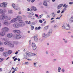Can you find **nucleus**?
Wrapping results in <instances>:
<instances>
[{"label":"nucleus","mask_w":73,"mask_h":73,"mask_svg":"<svg viewBox=\"0 0 73 73\" xmlns=\"http://www.w3.org/2000/svg\"><path fill=\"white\" fill-rule=\"evenodd\" d=\"M27 13L28 14V17L29 18H31L34 15V14L32 12H28Z\"/></svg>","instance_id":"obj_1"},{"label":"nucleus","mask_w":73,"mask_h":73,"mask_svg":"<svg viewBox=\"0 0 73 73\" xmlns=\"http://www.w3.org/2000/svg\"><path fill=\"white\" fill-rule=\"evenodd\" d=\"M13 27L15 28H18L20 27L19 24L18 23L16 22L15 23L13 24Z\"/></svg>","instance_id":"obj_2"},{"label":"nucleus","mask_w":73,"mask_h":73,"mask_svg":"<svg viewBox=\"0 0 73 73\" xmlns=\"http://www.w3.org/2000/svg\"><path fill=\"white\" fill-rule=\"evenodd\" d=\"M2 31L6 33V32H8L9 31V28L7 27H4L3 28Z\"/></svg>","instance_id":"obj_3"},{"label":"nucleus","mask_w":73,"mask_h":73,"mask_svg":"<svg viewBox=\"0 0 73 73\" xmlns=\"http://www.w3.org/2000/svg\"><path fill=\"white\" fill-rule=\"evenodd\" d=\"M6 17L4 14H3L0 16V19L1 20H4V19H6Z\"/></svg>","instance_id":"obj_4"},{"label":"nucleus","mask_w":73,"mask_h":73,"mask_svg":"<svg viewBox=\"0 0 73 73\" xmlns=\"http://www.w3.org/2000/svg\"><path fill=\"white\" fill-rule=\"evenodd\" d=\"M16 38L17 39H20L21 38V35L20 34H16Z\"/></svg>","instance_id":"obj_5"},{"label":"nucleus","mask_w":73,"mask_h":73,"mask_svg":"<svg viewBox=\"0 0 73 73\" xmlns=\"http://www.w3.org/2000/svg\"><path fill=\"white\" fill-rule=\"evenodd\" d=\"M13 36V34L11 33H8L7 35V36L8 38H12V37Z\"/></svg>","instance_id":"obj_6"},{"label":"nucleus","mask_w":73,"mask_h":73,"mask_svg":"<svg viewBox=\"0 0 73 73\" xmlns=\"http://www.w3.org/2000/svg\"><path fill=\"white\" fill-rule=\"evenodd\" d=\"M42 37L43 38H46L48 37L46 34H45L44 33H42Z\"/></svg>","instance_id":"obj_7"},{"label":"nucleus","mask_w":73,"mask_h":73,"mask_svg":"<svg viewBox=\"0 0 73 73\" xmlns=\"http://www.w3.org/2000/svg\"><path fill=\"white\" fill-rule=\"evenodd\" d=\"M15 33H18V34H20L21 33V31L20 30H15L13 31Z\"/></svg>","instance_id":"obj_8"},{"label":"nucleus","mask_w":73,"mask_h":73,"mask_svg":"<svg viewBox=\"0 0 73 73\" xmlns=\"http://www.w3.org/2000/svg\"><path fill=\"white\" fill-rule=\"evenodd\" d=\"M6 34V33L4 32V31H2L0 33V36H3Z\"/></svg>","instance_id":"obj_9"},{"label":"nucleus","mask_w":73,"mask_h":73,"mask_svg":"<svg viewBox=\"0 0 73 73\" xmlns=\"http://www.w3.org/2000/svg\"><path fill=\"white\" fill-rule=\"evenodd\" d=\"M17 21V19L15 18L12 19L10 21V23H15V22H16Z\"/></svg>","instance_id":"obj_10"},{"label":"nucleus","mask_w":73,"mask_h":73,"mask_svg":"<svg viewBox=\"0 0 73 73\" xmlns=\"http://www.w3.org/2000/svg\"><path fill=\"white\" fill-rule=\"evenodd\" d=\"M1 4L3 5H2V7H6L7 5L8 4V3L6 2H3Z\"/></svg>","instance_id":"obj_11"},{"label":"nucleus","mask_w":73,"mask_h":73,"mask_svg":"<svg viewBox=\"0 0 73 73\" xmlns=\"http://www.w3.org/2000/svg\"><path fill=\"white\" fill-rule=\"evenodd\" d=\"M65 28H69L68 29H66V30L69 29L70 28V26H69V24L68 23H66V24Z\"/></svg>","instance_id":"obj_12"},{"label":"nucleus","mask_w":73,"mask_h":73,"mask_svg":"<svg viewBox=\"0 0 73 73\" xmlns=\"http://www.w3.org/2000/svg\"><path fill=\"white\" fill-rule=\"evenodd\" d=\"M65 26L66 25L65 24H63L62 26V29H69L68 27L67 28L65 27Z\"/></svg>","instance_id":"obj_13"},{"label":"nucleus","mask_w":73,"mask_h":73,"mask_svg":"<svg viewBox=\"0 0 73 73\" xmlns=\"http://www.w3.org/2000/svg\"><path fill=\"white\" fill-rule=\"evenodd\" d=\"M63 6V4H61L58 5L57 6V9H60V8H61V7H62Z\"/></svg>","instance_id":"obj_14"},{"label":"nucleus","mask_w":73,"mask_h":73,"mask_svg":"<svg viewBox=\"0 0 73 73\" xmlns=\"http://www.w3.org/2000/svg\"><path fill=\"white\" fill-rule=\"evenodd\" d=\"M10 43L11 42L6 41L4 42V44L5 45H9Z\"/></svg>","instance_id":"obj_15"},{"label":"nucleus","mask_w":73,"mask_h":73,"mask_svg":"<svg viewBox=\"0 0 73 73\" xmlns=\"http://www.w3.org/2000/svg\"><path fill=\"white\" fill-rule=\"evenodd\" d=\"M17 20H21L23 19V17L19 15L17 17Z\"/></svg>","instance_id":"obj_16"},{"label":"nucleus","mask_w":73,"mask_h":73,"mask_svg":"<svg viewBox=\"0 0 73 73\" xmlns=\"http://www.w3.org/2000/svg\"><path fill=\"white\" fill-rule=\"evenodd\" d=\"M36 54H35L34 53L31 54L30 52V54L29 55V57H32V56H36Z\"/></svg>","instance_id":"obj_17"},{"label":"nucleus","mask_w":73,"mask_h":73,"mask_svg":"<svg viewBox=\"0 0 73 73\" xmlns=\"http://www.w3.org/2000/svg\"><path fill=\"white\" fill-rule=\"evenodd\" d=\"M6 19L7 20H10L11 19V17L9 16H7L6 17Z\"/></svg>","instance_id":"obj_18"},{"label":"nucleus","mask_w":73,"mask_h":73,"mask_svg":"<svg viewBox=\"0 0 73 73\" xmlns=\"http://www.w3.org/2000/svg\"><path fill=\"white\" fill-rule=\"evenodd\" d=\"M25 25V23H24V22H23L22 23H21V24H19V26H21L22 27H24Z\"/></svg>","instance_id":"obj_19"},{"label":"nucleus","mask_w":73,"mask_h":73,"mask_svg":"<svg viewBox=\"0 0 73 73\" xmlns=\"http://www.w3.org/2000/svg\"><path fill=\"white\" fill-rule=\"evenodd\" d=\"M13 44H15V45H18L19 44V42L18 41H14L13 42Z\"/></svg>","instance_id":"obj_20"},{"label":"nucleus","mask_w":73,"mask_h":73,"mask_svg":"<svg viewBox=\"0 0 73 73\" xmlns=\"http://www.w3.org/2000/svg\"><path fill=\"white\" fill-rule=\"evenodd\" d=\"M3 24H4V25H9L10 24V23L8 22H4L3 23Z\"/></svg>","instance_id":"obj_21"},{"label":"nucleus","mask_w":73,"mask_h":73,"mask_svg":"<svg viewBox=\"0 0 73 73\" xmlns=\"http://www.w3.org/2000/svg\"><path fill=\"white\" fill-rule=\"evenodd\" d=\"M69 22L70 23H73V17H71L69 19Z\"/></svg>","instance_id":"obj_22"},{"label":"nucleus","mask_w":73,"mask_h":73,"mask_svg":"<svg viewBox=\"0 0 73 73\" xmlns=\"http://www.w3.org/2000/svg\"><path fill=\"white\" fill-rule=\"evenodd\" d=\"M3 56L5 57H7L8 55V52H4L3 53Z\"/></svg>","instance_id":"obj_23"},{"label":"nucleus","mask_w":73,"mask_h":73,"mask_svg":"<svg viewBox=\"0 0 73 73\" xmlns=\"http://www.w3.org/2000/svg\"><path fill=\"white\" fill-rule=\"evenodd\" d=\"M31 52H29V51L27 52L25 54L27 56H29V55Z\"/></svg>","instance_id":"obj_24"},{"label":"nucleus","mask_w":73,"mask_h":73,"mask_svg":"<svg viewBox=\"0 0 73 73\" xmlns=\"http://www.w3.org/2000/svg\"><path fill=\"white\" fill-rule=\"evenodd\" d=\"M43 4L45 6H47L48 4H47V3L46 1H44L43 3Z\"/></svg>","instance_id":"obj_25"},{"label":"nucleus","mask_w":73,"mask_h":73,"mask_svg":"<svg viewBox=\"0 0 73 73\" xmlns=\"http://www.w3.org/2000/svg\"><path fill=\"white\" fill-rule=\"evenodd\" d=\"M9 45L11 47V48H13L14 47V44L11 43V42H10Z\"/></svg>","instance_id":"obj_26"},{"label":"nucleus","mask_w":73,"mask_h":73,"mask_svg":"<svg viewBox=\"0 0 73 73\" xmlns=\"http://www.w3.org/2000/svg\"><path fill=\"white\" fill-rule=\"evenodd\" d=\"M61 68L60 67H58V73H60L61 72Z\"/></svg>","instance_id":"obj_27"},{"label":"nucleus","mask_w":73,"mask_h":73,"mask_svg":"<svg viewBox=\"0 0 73 73\" xmlns=\"http://www.w3.org/2000/svg\"><path fill=\"white\" fill-rule=\"evenodd\" d=\"M32 9L35 11H37V9H36V7H35L34 6L32 7Z\"/></svg>","instance_id":"obj_28"},{"label":"nucleus","mask_w":73,"mask_h":73,"mask_svg":"<svg viewBox=\"0 0 73 73\" xmlns=\"http://www.w3.org/2000/svg\"><path fill=\"white\" fill-rule=\"evenodd\" d=\"M4 50V48L2 47H0V51H1V52H3Z\"/></svg>","instance_id":"obj_29"},{"label":"nucleus","mask_w":73,"mask_h":73,"mask_svg":"<svg viewBox=\"0 0 73 73\" xmlns=\"http://www.w3.org/2000/svg\"><path fill=\"white\" fill-rule=\"evenodd\" d=\"M68 5H66V4H64V5L63 6V7H64V8H68Z\"/></svg>","instance_id":"obj_30"},{"label":"nucleus","mask_w":73,"mask_h":73,"mask_svg":"<svg viewBox=\"0 0 73 73\" xmlns=\"http://www.w3.org/2000/svg\"><path fill=\"white\" fill-rule=\"evenodd\" d=\"M37 64H38L37 62H34L33 63L34 66L35 67V68H36V67H37V66H36L37 65Z\"/></svg>","instance_id":"obj_31"},{"label":"nucleus","mask_w":73,"mask_h":73,"mask_svg":"<svg viewBox=\"0 0 73 73\" xmlns=\"http://www.w3.org/2000/svg\"><path fill=\"white\" fill-rule=\"evenodd\" d=\"M24 59H27L28 58V56L27 55H25V54H24Z\"/></svg>","instance_id":"obj_32"},{"label":"nucleus","mask_w":73,"mask_h":73,"mask_svg":"<svg viewBox=\"0 0 73 73\" xmlns=\"http://www.w3.org/2000/svg\"><path fill=\"white\" fill-rule=\"evenodd\" d=\"M47 35V37H49V36H50V35H52V34L48 33H48H47V34H46Z\"/></svg>","instance_id":"obj_33"},{"label":"nucleus","mask_w":73,"mask_h":73,"mask_svg":"<svg viewBox=\"0 0 73 73\" xmlns=\"http://www.w3.org/2000/svg\"><path fill=\"white\" fill-rule=\"evenodd\" d=\"M8 53V54H11V53H12V50H9L8 51V52H7Z\"/></svg>","instance_id":"obj_34"},{"label":"nucleus","mask_w":73,"mask_h":73,"mask_svg":"<svg viewBox=\"0 0 73 73\" xmlns=\"http://www.w3.org/2000/svg\"><path fill=\"white\" fill-rule=\"evenodd\" d=\"M63 40H64V41L65 43H67V42H68V40L64 38H63Z\"/></svg>","instance_id":"obj_35"},{"label":"nucleus","mask_w":73,"mask_h":73,"mask_svg":"<svg viewBox=\"0 0 73 73\" xmlns=\"http://www.w3.org/2000/svg\"><path fill=\"white\" fill-rule=\"evenodd\" d=\"M52 32H53V30H52V29H50L49 30L48 32L52 34Z\"/></svg>","instance_id":"obj_36"},{"label":"nucleus","mask_w":73,"mask_h":73,"mask_svg":"<svg viewBox=\"0 0 73 73\" xmlns=\"http://www.w3.org/2000/svg\"><path fill=\"white\" fill-rule=\"evenodd\" d=\"M19 23H20V24H21L22 23H23V20H22V19H19Z\"/></svg>","instance_id":"obj_37"},{"label":"nucleus","mask_w":73,"mask_h":73,"mask_svg":"<svg viewBox=\"0 0 73 73\" xmlns=\"http://www.w3.org/2000/svg\"><path fill=\"white\" fill-rule=\"evenodd\" d=\"M34 38L35 41H38V38Z\"/></svg>","instance_id":"obj_38"},{"label":"nucleus","mask_w":73,"mask_h":73,"mask_svg":"<svg viewBox=\"0 0 73 73\" xmlns=\"http://www.w3.org/2000/svg\"><path fill=\"white\" fill-rule=\"evenodd\" d=\"M8 13H10V14H11V13H12V10H10L8 11Z\"/></svg>","instance_id":"obj_39"},{"label":"nucleus","mask_w":73,"mask_h":73,"mask_svg":"<svg viewBox=\"0 0 73 73\" xmlns=\"http://www.w3.org/2000/svg\"><path fill=\"white\" fill-rule=\"evenodd\" d=\"M36 48H37V47L36 46H35L33 47V49L34 50H35Z\"/></svg>","instance_id":"obj_40"},{"label":"nucleus","mask_w":73,"mask_h":73,"mask_svg":"<svg viewBox=\"0 0 73 73\" xmlns=\"http://www.w3.org/2000/svg\"><path fill=\"white\" fill-rule=\"evenodd\" d=\"M12 6L13 8H15V7H16L15 4L14 3H13V4H12Z\"/></svg>","instance_id":"obj_41"},{"label":"nucleus","mask_w":73,"mask_h":73,"mask_svg":"<svg viewBox=\"0 0 73 73\" xmlns=\"http://www.w3.org/2000/svg\"><path fill=\"white\" fill-rule=\"evenodd\" d=\"M48 29V27H45L44 29V31H46V30H47Z\"/></svg>","instance_id":"obj_42"},{"label":"nucleus","mask_w":73,"mask_h":73,"mask_svg":"<svg viewBox=\"0 0 73 73\" xmlns=\"http://www.w3.org/2000/svg\"><path fill=\"white\" fill-rule=\"evenodd\" d=\"M32 46H33V47L35 46H36V44H35L34 43H32Z\"/></svg>","instance_id":"obj_43"},{"label":"nucleus","mask_w":73,"mask_h":73,"mask_svg":"<svg viewBox=\"0 0 73 73\" xmlns=\"http://www.w3.org/2000/svg\"><path fill=\"white\" fill-rule=\"evenodd\" d=\"M57 27V25L56 24L54 25V27H53V28H56Z\"/></svg>","instance_id":"obj_44"},{"label":"nucleus","mask_w":73,"mask_h":73,"mask_svg":"<svg viewBox=\"0 0 73 73\" xmlns=\"http://www.w3.org/2000/svg\"><path fill=\"white\" fill-rule=\"evenodd\" d=\"M42 16H43V14H42V15H40L38 17V18L39 19H40V18H41V17H42Z\"/></svg>","instance_id":"obj_45"},{"label":"nucleus","mask_w":73,"mask_h":73,"mask_svg":"<svg viewBox=\"0 0 73 73\" xmlns=\"http://www.w3.org/2000/svg\"><path fill=\"white\" fill-rule=\"evenodd\" d=\"M2 40H3L4 41H6L7 40V38H4L2 39Z\"/></svg>","instance_id":"obj_46"},{"label":"nucleus","mask_w":73,"mask_h":73,"mask_svg":"<svg viewBox=\"0 0 73 73\" xmlns=\"http://www.w3.org/2000/svg\"><path fill=\"white\" fill-rule=\"evenodd\" d=\"M15 9L16 10H18V11H19V10H20V8L19 7H18L17 8H15Z\"/></svg>","instance_id":"obj_47"},{"label":"nucleus","mask_w":73,"mask_h":73,"mask_svg":"<svg viewBox=\"0 0 73 73\" xmlns=\"http://www.w3.org/2000/svg\"><path fill=\"white\" fill-rule=\"evenodd\" d=\"M61 70L62 72H63V73H64V72H65V69L64 68L62 69Z\"/></svg>","instance_id":"obj_48"},{"label":"nucleus","mask_w":73,"mask_h":73,"mask_svg":"<svg viewBox=\"0 0 73 73\" xmlns=\"http://www.w3.org/2000/svg\"><path fill=\"white\" fill-rule=\"evenodd\" d=\"M31 30L34 29V26H32L31 27Z\"/></svg>","instance_id":"obj_49"},{"label":"nucleus","mask_w":73,"mask_h":73,"mask_svg":"<svg viewBox=\"0 0 73 73\" xmlns=\"http://www.w3.org/2000/svg\"><path fill=\"white\" fill-rule=\"evenodd\" d=\"M3 12V10L2 9H0V13H2Z\"/></svg>","instance_id":"obj_50"},{"label":"nucleus","mask_w":73,"mask_h":73,"mask_svg":"<svg viewBox=\"0 0 73 73\" xmlns=\"http://www.w3.org/2000/svg\"><path fill=\"white\" fill-rule=\"evenodd\" d=\"M55 61H57V59H53L52 62H55Z\"/></svg>","instance_id":"obj_51"},{"label":"nucleus","mask_w":73,"mask_h":73,"mask_svg":"<svg viewBox=\"0 0 73 73\" xmlns=\"http://www.w3.org/2000/svg\"><path fill=\"white\" fill-rule=\"evenodd\" d=\"M3 58H0V62L1 61H3Z\"/></svg>","instance_id":"obj_52"},{"label":"nucleus","mask_w":73,"mask_h":73,"mask_svg":"<svg viewBox=\"0 0 73 73\" xmlns=\"http://www.w3.org/2000/svg\"><path fill=\"white\" fill-rule=\"evenodd\" d=\"M37 36H38L37 35H34V38H37Z\"/></svg>","instance_id":"obj_53"},{"label":"nucleus","mask_w":73,"mask_h":73,"mask_svg":"<svg viewBox=\"0 0 73 73\" xmlns=\"http://www.w3.org/2000/svg\"><path fill=\"white\" fill-rule=\"evenodd\" d=\"M32 24V25H35V23H30V24Z\"/></svg>","instance_id":"obj_54"},{"label":"nucleus","mask_w":73,"mask_h":73,"mask_svg":"<svg viewBox=\"0 0 73 73\" xmlns=\"http://www.w3.org/2000/svg\"><path fill=\"white\" fill-rule=\"evenodd\" d=\"M17 69H18L17 67H16L14 69V70L15 71H17Z\"/></svg>","instance_id":"obj_55"},{"label":"nucleus","mask_w":73,"mask_h":73,"mask_svg":"<svg viewBox=\"0 0 73 73\" xmlns=\"http://www.w3.org/2000/svg\"><path fill=\"white\" fill-rule=\"evenodd\" d=\"M3 44V42H1L0 41V46H1V45H2Z\"/></svg>","instance_id":"obj_56"},{"label":"nucleus","mask_w":73,"mask_h":73,"mask_svg":"<svg viewBox=\"0 0 73 73\" xmlns=\"http://www.w3.org/2000/svg\"><path fill=\"white\" fill-rule=\"evenodd\" d=\"M69 4H70V5H72L73 4V2H70L69 3Z\"/></svg>","instance_id":"obj_57"},{"label":"nucleus","mask_w":73,"mask_h":73,"mask_svg":"<svg viewBox=\"0 0 73 73\" xmlns=\"http://www.w3.org/2000/svg\"><path fill=\"white\" fill-rule=\"evenodd\" d=\"M39 21L40 23H42V21L41 20H39Z\"/></svg>","instance_id":"obj_58"},{"label":"nucleus","mask_w":73,"mask_h":73,"mask_svg":"<svg viewBox=\"0 0 73 73\" xmlns=\"http://www.w3.org/2000/svg\"><path fill=\"white\" fill-rule=\"evenodd\" d=\"M56 20H60V17H58L56 18Z\"/></svg>","instance_id":"obj_59"},{"label":"nucleus","mask_w":73,"mask_h":73,"mask_svg":"<svg viewBox=\"0 0 73 73\" xmlns=\"http://www.w3.org/2000/svg\"><path fill=\"white\" fill-rule=\"evenodd\" d=\"M47 16V18H50V15H48Z\"/></svg>","instance_id":"obj_60"},{"label":"nucleus","mask_w":73,"mask_h":73,"mask_svg":"<svg viewBox=\"0 0 73 73\" xmlns=\"http://www.w3.org/2000/svg\"><path fill=\"white\" fill-rule=\"evenodd\" d=\"M25 64H26V65H28L29 64V63L28 62H26L25 63Z\"/></svg>","instance_id":"obj_61"},{"label":"nucleus","mask_w":73,"mask_h":73,"mask_svg":"<svg viewBox=\"0 0 73 73\" xmlns=\"http://www.w3.org/2000/svg\"><path fill=\"white\" fill-rule=\"evenodd\" d=\"M35 16L36 17H38V15H37V14H35Z\"/></svg>","instance_id":"obj_62"},{"label":"nucleus","mask_w":73,"mask_h":73,"mask_svg":"<svg viewBox=\"0 0 73 73\" xmlns=\"http://www.w3.org/2000/svg\"><path fill=\"white\" fill-rule=\"evenodd\" d=\"M40 29H41V27H39L38 28V30Z\"/></svg>","instance_id":"obj_63"},{"label":"nucleus","mask_w":73,"mask_h":73,"mask_svg":"<svg viewBox=\"0 0 73 73\" xmlns=\"http://www.w3.org/2000/svg\"><path fill=\"white\" fill-rule=\"evenodd\" d=\"M60 10H58L57 12V13H60Z\"/></svg>","instance_id":"obj_64"}]
</instances>
